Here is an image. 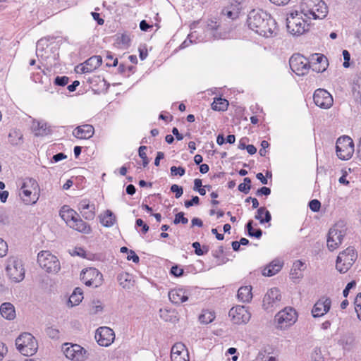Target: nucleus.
Segmentation results:
<instances>
[{
	"instance_id": "nucleus-55",
	"label": "nucleus",
	"mask_w": 361,
	"mask_h": 361,
	"mask_svg": "<svg viewBox=\"0 0 361 361\" xmlns=\"http://www.w3.org/2000/svg\"><path fill=\"white\" fill-rule=\"evenodd\" d=\"M8 251V245L6 243L0 238V257L5 256Z\"/></svg>"
},
{
	"instance_id": "nucleus-41",
	"label": "nucleus",
	"mask_w": 361,
	"mask_h": 361,
	"mask_svg": "<svg viewBox=\"0 0 361 361\" xmlns=\"http://www.w3.org/2000/svg\"><path fill=\"white\" fill-rule=\"evenodd\" d=\"M118 281H119V283L121 286H122L123 288H129L128 283L130 282V276L128 273H123L120 274L117 277Z\"/></svg>"
},
{
	"instance_id": "nucleus-13",
	"label": "nucleus",
	"mask_w": 361,
	"mask_h": 361,
	"mask_svg": "<svg viewBox=\"0 0 361 361\" xmlns=\"http://www.w3.org/2000/svg\"><path fill=\"white\" fill-rule=\"evenodd\" d=\"M290 68L298 75H304L310 68L307 59L300 54H293L289 60Z\"/></svg>"
},
{
	"instance_id": "nucleus-32",
	"label": "nucleus",
	"mask_w": 361,
	"mask_h": 361,
	"mask_svg": "<svg viewBox=\"0 0 361 361\" xmlns=\"http://www.w3.org/2000/svg\"><path fill=\"white\" fill-rule=\"evenodd\" d=\"M238 298L243 302H249L252 298V287L251 286H243L238 289Z\"/></svg>"
},
{
	"instance_id": "nucleus-5",
	"label": "nucleus",
	"mask_w": 361,
	"mask_h": 361,
	"mask_svg": "<svg viewBox=\"0 0 361 361\" xmlns=\"http://www.w3.org/2000/svg\"><path fill=\"white\" fill-rule=\"evenodd\" d=\"M357 257L353 247H348L339 253L336 259V267L340 273H345L352 267Z\"/></svg>"
},
{
	"instance_id": "nucleus-34",
	"label": "nucleus",
	"mask_w": 361,
	"mask_h": 361,
	"mask_svg": "<svg viewBox=\"0 0 361 361\" xmlns=\"http://www.w3.org/2000/svg\"><path fill=\"white\" fill-rule=\"evenodd\" d=\"M102 63V58L100 56H93L86 60L84 63L88 67L90 73L98 68Z\"/></svg>"
},
{
	"instance_id": "nucleus-49",
	"label": "nucleus",
	"mask_w": 361,
	"mask_h": 361,
	"mask_svg": "<svg viewBox=\"0 0 361 361\" xmlns=\"http://www.w3.org/2000/svg\"><path fill=\"white\" fill-rule=\"evenodd\" d=\"M171 191L175 193L176 198H179L183 193V188L176 184H173L171 186Z\"/></svg>"
},
{
	"instance_id": "nucleus-27",
	"label": "nucleus",
	"mask_w": 361,
	"mask_h": 361,
	"mask_svg": "<svg viewBox=\"0 0 361 361\" xmlns=\"http://www.w3.org/2000/svg\"><path fill=\"white\" fill-rule=\"evenodd\" d=\"M69 226L80 233L89 234L91 232V227L89 224L83 221L80 216H76L75 219L70 224Z\"/></svg>"
},
{
	"instance_id": "nucleus-18",
	"label": "nucleus",
	"mask_w": 361,
	"mask_h": 361,
	"mask_svg": "<svg viewBox=\"0 0 361 361\" xmlns=\"http://www.w3.org/2000/svg\"><path fill=\"white\" fill-rule=\"evenodd\" d=\"M313 99L317 106L324 109H329L334 102L331 94L324 89H317L315 90Z\"/></svg>"
},
{
	"instance_id": "nucleus-22",
	"label": "nucleus",
	"mask_w": 361,
	"mask_h": 361,
	"mask_svg": "<svg viewBox=\"0 0 361 361\" xmlns=\"http://www.w3.org/2000/svg\"><path fill=\"white\" fill-rule=\"evenodd\" d=\"M94 129L92 125L85 124L78 126L73 132V135L79 139H89L94 135Z\"/></svg>"
},
{
	"instance_id": "nucleus-1",
	"label": "nucleus",
	"mask_w": 361,
	"mask_h": 361,
	"mask_svg": "<svg viewBox=\"0 0 361 361\" xmlns=\"http://www.w3.org/2000/svg\"><path fill=\"white\" fill-rule=\"evenodd\" d=\"M249 27L265 37H271L276 28L275 20L262 10H252L247 16Z\"/></svg>"
},
{
	"instance_id": "nucleus-20",
	"label": "nucleus",
	"mask_w": 361,
	"mask_h": 361,
	"mask_svg": "<svg viewBox=\"0 0 361 361\" xmlns=\"http://www.w3.org/2000/svg\"><path fill=\"white\" fill-rule=\"evenodd\" d=\"M331 305V300L329 298L322 297L314 305L312 313L314 317H319L327 313Z\"/></svg>"
},
{
	"instance_id": "nucleus-46",
	"label": "nucleus",
	"mask_w": 361,
	"mask_h": 361,
	"mask_svg": "<svg viewBox=\"0 0 361 361\" xmlns=\"http://www.w3.org/2000/svg\"><path fill=\"white\" fill-rule=\"evenodd\" d=\"M69 78L67 76H57L55 78L54 83L57 86L63 87L68 82Z\"/></svg>"
},
{
	"instance_id": "nucleus-29",
	"label": "nucleus",
	"mask_w": 361,
	"mask_h": 361,
	"mask_svg": "<svg viewBox=\"0 0 361 361\" xmlns=\"http://www.w3.org/2000/svg\"><path fill=\"white\" fill-rule=\"evenodd\" d=\"M60 216L68 225H70L76 216L78 217V214L73 209H71L68 206L64 205L60 210Z\"/></svg>"
},
{
	"instance_id": "nucleus-21",
	"label": "nucleus",
	"mask_w": 361,
	"mask_h": 361,
	"mask_svg": "<svg viewBox=\"0 0 361 361\" xmlns=\"http://www.w3.org/2000/svg\"><path fill=\"white\" fill-rule=\"evenodd\" d=\"M78 209L85 219L90 221L94 219L95 206L94 204H90L88 200H81L78 204Z\"/></svg>"
},
{
	"instance_id": "nucleus-54",
	"label": "nucleus",
	"mask_w": 361,
	"mask_h": 361,
	"mask_svg": "<svg viewBox=\"0 0 361 361\" xmlns=\"http://www.w3.org/2000/svg\"><path fill=\"white\" fill-rule=\"evenodd\" d=\"M192 247L195 249V253L198 255L201 256L205 254V252H204L203 250L201 248V245L199 242H194L192 244Z\"/></svg>"
},
{
	"instance_id": "nucleus-47",
	"label": "nucleus",
	"mask_w": 361,
	"mask_h": 361,
	"mask_svg": "<svg viewBox=\"0 0 361 361\" xmlns=\"http://www.w3.org/2000/svg\"><path fill=\"white\" fill-rule=\"evenodd\" d=\"M185 173V170L182 166L177 167V166H173L171 167V176H184Z\"/></svg>"
},
{
	"instance_id": "nucleus-58",
	"label": "nucleus",
	"mask_w": 361,
	"mask_h": 361,
	"mask_svg": "<svg viewBox=\"0 0 361 361\" xmlns=\"http://www.w3.org/2000/svg\"><path fill=\"white\" fill-rule=\"evenodd\" d=\"M343 59H344V62H343V66L345 68L349 67V66H350L349 61L350 59V54L348 52V51L343 50Z\"/></svg>"
},
{
	"instance_id": "nucleus-42",
	"label": "nucleus",
	"mask_w": 361,
	"mask_h": 361,
	"mask_svg": "<svg viewBox=\"0 0 361 361\" xmlns=\"http://www.w3.org/2000/svg\"><path fill=\"white\" fill-rule=\"evenodd\" d=\"M146 149H147V147L145 145L140 146L138 149L139 157L142 159L143 167H146L149 162V160L148 157H147V154L145 152V150H146Z\"/></svg>"
},
{
	"instance_id": "nucleus-28",
	"label": "nucleus",
	"mask_w": 361,
	"mask_h": 361,
	"mask_svg": "<svg viewBox=\"0 0 361 361\" xmlns=\"http://www.w3.org/2000/svg\"><path fill=\"white\" fill-rule=\"evenodd\" d=\"M1 315L8 319L13 320L16 317V310L13 304L11 302H4L0 306Z\"/></svg>"
},
{
	"instance_id": "nucleus-7",
	"label": "nucleus",
	"mask_w": 361,
	"mask_h": 361,
	"mask_svg": "<svg viewBox=\"0 0 361 361\" xmlns=\"http://www.w3.org/2000/svg\"><path fill=\"white\" fill-rule=\"evenodd\" d=\"M38 184L37 181L33 178H27L23 183L20 188V193L22 195V200L26 204H35L38 200V194L37 190Z\"/></svg>"
},
{
	"instance_id": "nucleus-12",
	"label": "nucleus",
	"mask_w": 361,
	"mask_h": 361,
	"mask_svg": "<svg viewBox=\"0 0 361 361\" xmlns=\"http://www.w3.org/2000/svg\"><path fill=\"white\" fill-rule=\"evenodd\" d=\"M204 31L209 37L214 39H226L229 32L224 29L217 18H211L207 20Z\"/></svg>"
},
{
	"instance_id": "nucleus-9",
	"label": "nucleus",
	"mask_w": 361,
	"mask_h": 361,
	"mask_svg": "<svg viewBox=\"0 0 361 361\" xmlns=\"http://www.w3.org/2000/svg\"><path fill=\"white\" fill-rule=\"evenodd\" d=\"M336 149L339 159L348 160L355 151L353 141L349 136L340 137L336 141Z\"/></svg>"
},
{
	"instance_id": "nucleus-38",
	"label": "nucleus",
	"mask_w": 361,
	"mask_h": 361,
	"mask_svg": "<svg viewBox=\"0 0 361 361\" xmlns=\"http://www.w3.org/2000/svg\"><path fill=\"white\" fill-rule=\"evenodd\" d=\"M355 338L352 335H345L343 336L340 341L339 344L343 348L344 350H350L354 345Z\"/></svg>"
},
{
	"instance_id": "nucleus-63",
	"label": "nucleus",
	"mask_w": 361,
	"mask_h": 361,
	"mask_svg": "<svg viewBox=\"0 0 361 361\" xmlns=\"http://www.w3.org/2000/svg\"><path fill=\"white\" fill-rule=\"evenodd\" d=\"M238 189L240 192H242L245 194H247V193H249V192L251 189V185H246L245 184H244L243 183L238 185Z\"/></svg>"
},
{
	"instance_id": "nucleus-17",
	"label": "nucleus",
	"mask_w": 361,
	"mask_h": 361,
	"mask_svg": "<svg viewBox=\"0 0 361 361\" xmlns=\"http://www.w3.org/2000/svg\"><path fill=\"white\" fill-rule=\"evenodd\" d=\"M228 315L233 323L237 324H246L251 317L247 309L241 305L232 307L228 312Z\"/></svg>"
},
{
	"instance_id": "nucleus-3",
	"label": "nucleus",
	"mask_w": 361,
	"mask_h": 361,
	"mask_svg": "<svg viewBox=\"0 0 361 361\" xmlns=\"http://www.w3.org/2000/svg\"><path fill=\"white\" fill-rule=\"evenodd\" d=\"M6 274L15 283L22 281L25 274L23 260L16 256L9 257L6 262Z\"/></svg>"
},
{
	"instance_id": "nucleus-2",
	"label": "nucleus",
	"mask_w": 361,
	"mask_h": 361,
	"mask_svg": "<svg viewBox=\"0 0 361 361\" xmlns=\"http://www.w3.org/2000/svg\"><path fill=\"white\" fill-rule=\"evenodd\" d=\"M300 8L305 17L314 20L324 19L329 12L326 3L322 0H302Z\"/></svg>"
},
{
	"instance_id": "nucleus-24",
	"label": "nucleus",
	"mask_w": 361,
	"mask_h": 361,
	"mask_svg": "<svg viewBox=\"0 0 361 361\" xmlns=\"http://www.w3.org/2000/svg\"><path fill=\"white\" fill-rule=\"evenodd\" d=\"M312 60L316 61V63L312 65V70L317 73H322L326 71L329 63L326 56L322 54H315L312 56Z\"/></svg>"
},
{
	"instance_id": "nucleus-56",
	"label": "nucleus",
	"mask_w": 361,
	"mask_h": 361,
	"mask_svg": "<svg viewBox=\"0 0 361 361\" xmlns=\"http://www.w3.org/2000/svg\"><path fill=\"white\" fill-rule=\"evenodd\" d=\"M271 194V189L269 188H267V187H262L261 188L258 189L256 192V195L257 196H262V195H265V196H268Z\"/></svg>"
},
{
	"instance_id": "nucleus-33",
	"label": "nucleus",
	"mask_w": 361,
	"mask_h": 361,
	"mask_svg": "<svg viewBox=\"0 0 361 361\" xmlns=\"http://www.w3.org/2000/svg\"><path fill=\"white\" fill-rule=\"evenodd\" d=\"M8 142L12 145H18L23 142V134L19 130H11L8 134Z\"/></svg>"
},
{
	"instance_id": "nucleus-14",
	"label": "nucleus",
	"mask_w": 361,
	"mask_h": 361,
	"mask_svg": "<svg viewBox=\"0 0 361 361\" xmlns=\"http://www.w3.org/2000/svg\"><path fill=\"white\" fill-rule=\"evenodd\" d=\"M80 279L87 286L97 288L102 283L103 276L98 269L90 267L82 271Z\"/></svg>"
},
{
	"instance_id": "nucleus-25",
	"label": "nucleus",
	"mask_w": 361,
	"mask_h": 361,
	"mask_svg": "<svg viewBox=\"0 0 361 361\" xmlns=\"http://www.w3.org/2000/svg\"><path fill=\"white\" fill-rule=\"evenodd\" d=\"M32 129L36 136H44L51 133V129L47 123L44 121H34L32 124Z\"/></svg>"
},
{
	"instance_id": "nucleus-23",
	"label": "nucleus",
	"mask_w": 361,
	"mask_h": 361,
	"mask_svg": "<svg viewBox=\"0 0 361 361\" xmlns=\"http://www.w3.org/2000/svg\"><path fill=\"white\" fill-rule=\"evenodd\" d=\"M169 298L173 304L179 305L188 300L186 291L183 288L173 289L169 293Z\"/></svg>"
},
{
	"instance_id": "nucleus-10",
	"label": "nucleus",
	"mask_w": 361,
	"mask_h": 361,
	"mask_svg": "<svg viewBox=\"0 0 361 361\" xmlns=\"http://www.w3.org/2000/svg\"><path fill=\"white\" fill-rule=\"evenodd\" d=\"M306 23L298 12L290 13L286 18V27L288 31L293 35H299L306 30Z\"/></svg>"
},
{
	"instance_id": "nucleus-45",
	"label": "nucleus",
	"mask_w": 361,
	"mask_h": 361,
	"mask_svg": "<svg viewBox=\"0 0 361 361\" xmlns=\"http://www.w3.org/2000/svg\"><path fill=\"white\" fill-rule=\"evenodd\" d=\"M188 222V219L184 216V213L183 212H178L175 215V218L173 219L174 224H178L180 223L186 224Z\"/></svg>"
},
{
	"instance_id": "nucleus-6",
	"label": "nucleus",
	"mask_w": 361,
	"mask_h": 361,
	"mask_svg": "<svg viewBox=\"0 0 361 361\" xmlns=\"http://www.w3.org/2000/svg\"><path fill=\"white\" fill-rule=\"evenodd\" d=\"M37 262L48 273L56 274L61 269L59 259L49 251H41L37 255Z\"/></svg>"
},
{
	"instance_id": "nucleus-16",
	"label": "nucleus",
	"mask_w": 361,
	"mask_h": 361,
	"mask_svg": "<svg viewBox=\"0 0 361 361\" xmlns=\"http://www.w3.org/2000/svg\"><path fill=\"white\" fill-rule=\"evenodd\" d=\"M94 337L99 345L106 347L114 342L115 334L111 329L102 326L97 329Z\"/></svg>"
},
{
	"instance_id": "nucleus-62",
	"label": "nucleus",
	"mask_w": 361,
	"mask_h": 361,
	"mask_svg": "<svg viewBox=\"0 0 361 361\" xmlns=\"http://www.w3.org/2000/svg\"><path fill=\"white\" fill-rule=\"evenodd\" d=\"M75 71H77V73H90V71L88 69V67L84 63L80 64V66H78L76 67Z\"/></svg>"
},
{
	"instance_id": "nucleus-48",
	"label": "nucleus",
	"mask_w": 361,
	"mask_h": 361,
	"mask_svg": "<svg viewBox=\"0 0 361 361\" xmlns=\"http://www.w3.org/2000/svg\"><path fill=\"white\" fill-rule=\"evenodd\" d=\"M309 207L312 212H317L320 209L321 203L318 200H312L309 202Z\"/></svg>"
},
{
	"instance_id": "nucleus-61",
	"label": "nucleus",
	"mask_w": 361,
	"mask_h": 361,
	"mask_svg": "<svg viewBox=\"0 0 361 361\" xmlns=\"http://www.w3.org/2000/svg\"><path fill=\"white\" fill-rule=\"evenodd\" d=\"M66 157H67L65 154H63V152H59V153L54 154L52 157L51 161L54 162H58L59 161H61V160L66 159Z\"/></svg>"
},
{
	"instance_id": "nucleus-31",
	"label": "nucleus",
	"mask_w": 361,
	"mask_h": 361,
	"mask_svg": "<svg viewBox=\"0 0 361 361\" xmlns=\"http://www.w3.org/2000/svg\"><path fill=\"white\" fill-rule=\"evenodd\" d=\"M240 10V7L231 3V5L222 9L221 14L230 19L235 20L238 18Z\"/></svg>"
},
{
	"instance_id": "nucleus-64",
	"label": "nucleus",
	"mask_w": 361,
	"mask_h": 361,
	"mask_svg": "<svg viewBox=\"0 0 361 361\" xmlns=\"http://www.w3.org/2000/svg\"><path fill=\"white\" fill-rule=\"evenodd\" d=\"M91 15H92L93 19L97 22L98 25H102L104 23V20L103 18H100L99 13H98L97 12H92Z\"/></svg>"
},
{
	"instance_id": "nucleus-8",
	"label": "nucleus",
	"mask_w": 361,
	"mask_h": 361,
	"mask_svg": "<svg viewBox=\"0 0 361 361\" xmlns=\"http://www.w3.org/2000/svg\"><path fill=\"white\" fill-rule=\"evenodd\" d=\"M297 318L298 314L295 310L290 307H286L275 315L276 327L280 329H286L295 324Z\"/></svg>"
},
{
	"instance_id": "nucleus-36",
	"label": "nucleus",
	"mask_w": 361,
	"mask_h": 361,
	"mask_svg": "<svg viewBox=\"0 0 361 361\" xmlns=\"http://www.w3.org/2000/svg\"><path fill=\"white\" fill-rule=\"evenodd\" d=\"M82 299L83 295L82 289L80 288H75L69 298L68 303H71V307L78 305Z\"/></svg>"
},
{
	"instance_id": "nucleus-39",
	"label": "nucleus",
	"mask_w": 361,
	"mask_h": 361,
	"mask_svg": "<svg viewBox=\"0 0 361 361\" xmlns=\"http://www.w3.org/2000/svg\"><path fill=\"white\" fill-rule=\"evenodd\" d=\"M253 221L249 220L245 226L247 234L250 237H255L256 238H260L262 235V231L260 228H253Z\"/></svg>"
},
{
	"instance_id": "nucleus-50",
	"label": "nucleus",
	"mask_w": 361,
	"mask_h": 361,
	"mask_svg": "<svg viewBox=\"0 0 361 361\" xmlns=\"http://www.w3.org/2000/svg\"><path fill=\"white\" fill-rule=\"evenodd\" d=\"M312 361H324L322 352L319 348H315L312 354Z\"/></svg>"
},
{
	"instance_id": "nucleus-51",
	"label": "nucleus",
	"mask_w": 361,
	"mask_h": 361,
	"mask_svg": "<svg viewBox=\"0 0 361 361\" xmlns=\"http://www.w3.org/2000/svg\"><path fill=\"white\" fill-rule=\"evenodd\" d=\"M200 203V198L198 196H193L191 200H186L184 202V205L185 207L188 208L190 207L195 204H199Z\"/></svg>"
},
{
	"instance_id": "nucleus-35",
	"label": "nucleus",
	"mask_w": 361,
	"mask_h": 361,
	"mask_svg": "<svg viewBox=\"0 0 361 361\" xmlns=\"http://www.w3.org/2000/svg\"><path fill=\"white\" fill-rule=\"evenodd\" d=\"M228 106V102L226 99L221 97L214 98L212 104V109L214 111H226Z\"/></svg>"
},
{
	"instance_id": "nucleus-11",
	"label": "nucleus",
	"mask_w": 361,
	"mask_h": 361,
	"mask_svg": "<svg viewBox=\"0 0 361 361\" xmlns=\"http://www.w3.org/2000/svg\"><path fill=\"white\" fill-rule=\"evenodd\" d=\"M345 235V229L343 222H338L331 227L327 236V247L329 250L333 251L341 244Z\"/></svg>"
},
{
	"instance_id": "nucleus-30",
	"label": "nucleus",
	"mask_w": 361,
	"mask_h": 361,
	"mask_svg": "<svg viewBox=\"0 0 361 361\" xmlns=\"http://www.w3.org/2000/svg\"><path fill=\"white\" fill-rule=\"evenodd\" d=\"M305 269V264L300 260H296L293 262L290 275L293 279H299L302 277V271Z\"/></svg>"
},
{
	"instance_id": "nucleus-26",
	"label": "nucleus",
	"mask_w": 361,
	"mask_h": 361,
	"mask_svg": "<svg viewBox=\"0 0 361 361\" xmlns=\"http://www.w3.org/2000/svg\"><path fill=\"white\" fill-rule=\"evenodd\" d=\"M283 265V262L280 259L273 260L264 270L263 275L267 276H272L281 271Z\"/></svg>"
},
{
	"instance_id": "nucleus-4",
	"label": "nucleus",
	"mask_w": 361,
	"mask_h": 361,
	"mask_svg": "<svg viewBox=\"0 0 361 361\" xmlns=\"http://www.w3.org/2000/svg\"><path fill=\"white\" fill-rule=\"evenodd\" d=\"M16 345L19 352L25 356H31L37 350V341L30 333L20 334L16 340Z\"/></svg>"
},
{
	"instance_id": "nucleus-37",
	"label": "nucleus",
	"mask_w": 361,
	"mask_h": 361,
	"mask_svg": "<svg viewBox=\"0 0 361 361\" xmlns=\"http://www.w3.org/2000/svg\"><path fill=\"white\" fill-rule=\"evenodd\" d=\"M116 221V216L110 210H106L105 214L101 219L102 224L105 227L112 226Z\"/></svg>"
},
{
	"instance_id": "nucleus-59",
	"label": "nucleus",
	"mask_w": 361,
	"mask_h": 361,
	"mask_svg": "<svg viewBox=\"0 0 361 361\" xmlns=\"http://www.w3.org/2000/svg\"><path fill=\"white\" fill-rule=\"evenodd\" d=\"M128 260H132L135 263H138L140 261V258L133 251L130 250L129 255L127 257Z\"/></svg>"
},
{
	"instance_id": "nucleus-52",
	"label": "nucleus",
	"mask_w": 361,
	"mask_h": 361,
	"mask_svg": "<svg viewBox=\"0 0 361 361\" xmlns=\"http://www.w3.org/2000/svg\"><path fill=\"white\" fill-rule=\"evenodd\" d=\"M135 225L139 227H142V232L146 233L149 231V226L145 224L142 219H137L135 221Z\"/></svg>"
},
{
	"instance_id": "nucleus-60",
	"label": "nucleus",
	"mask_w": 361,
	"mask_h": 361,
	"mask_svg": "<svg viewBox=\"0 0 361 361\" xmlns=\"http://www.w3.org/2000/svg\"><path fill=\"white\" fill-rule=\"evenodd\" d=\"M47 334L51 338H55L59 336V331L51 327L47 329Z\"/></svg>"
},
{
	"instance_id": "nucleus-57",
	"label": "nucleus",
	"mask_w": 361,
	"mask_h": 361,
	"mask_svg": "<svg viewBox=\"0 0 361 361\" xmlns=\"http://www.w3.org/2000/svg\"><path fill=\"white\" fill-rule=\"evenodd\" d=\"M356 286V282L355 281H352L349 282L345 286V289L343 291V295L345 298L348 297L350 290L354 288Z\"/></svg>"
},
{
	"instance_id": "nucleus-53",
	"label": "nucleus",
	"mask_w": 361,
	"mask_h": 361,
	"mask_svg": "<svg viewBox=\"0 0 361 361\" xmlns=\"http://www.w3.org/2000/svg\"><path fill=\"white\" fill-rule=\"evenodd\" d=\"M170 273L176 277H179L183 274V269L175 265L171 267Z\"/></svg>"
},
{
	"instance_id": "nucleus-40",
	"label": "nucleus",
	"mask_w": 361,
	"mask_h": 361,
	"mask_svg": "<svg viewBox=\"0 0 361 361\" xmlns=\"http://www.w3.org/2000/svg\"><path fill=\"white\" fill-rule=\"evenodd\" d=\"M215 318L214 313L209 310H203L202 314L199 316V320L202 324H209Z\"/></svg>"
},
{
	"instance_id": "nucleus-15",
	"label": "nucleus",
	"mask_w": 361,
	"mask_h": 361,
	"mask_svg": "<svg viewBox=\"0 0 361 361\" xmlns=\"http://www.w3.org/2000/svg\"><path fill=\"white\" fill-rule=\"evenodd\" d=\"M281 295L277 288L269 289L263 298V308L267 312H272L280 305Z\"/></svg>"
},
{
	"instance_id": "nucleus-44",
	"label": "nucleus",
	"mask_w": 361,
	"mask_h": 361,
	"mask_svg": "<svg viewBox=\"0 0 361 361\" xmlns=\"http://www.w3.org/2000/svg\"><path fill=\"white\" fill-rule=\"evenodd\" d=\"M183 351H188L185 345L182 343H176L173 345L171 354H183Z\"/></svg>"
},
{
	"instance_id": "nucleus-19",
	"label": "nucleus",
	"mask_w": 361,
	"mask_h": 361,
	"mask_svg": "<svg viewBox=\"0 0 361 361\" xmlns=\"http://www.w3.org/2000/svg\"><path fill=\"white\" fill-rule=\"evenodd\" d=\"M63 350L66 357L70 360L82 361L87 357L86 350L77 344L69 346L68 343H66L63 347Z\"/></svg>"
},
{
	"instance_id": "nucleus-43",
	"label": "nucleus",
	"mask_w": 361,
	"mask_h": 361,
	"mask_svg": "<svg viewBox=\"0 0 361 361\" xmlns=\"http://www.w3.org/2000/svg\"><path fill=\"white\" fill-rule=\"evenodd\" d=\"M171 361H189L188 351H183V354H171Z\"/></svg>"
}]
</instances>
